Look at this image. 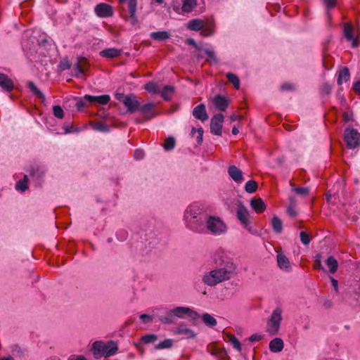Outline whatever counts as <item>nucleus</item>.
I'll return each mask as SVG.
<instances>
[{"label": "nucleus", "mask_w": 360, "mask_h": 360, "mask_svg": "<svg viewBox=\"0 0 360 360\" xmlns=\"http://www.w3.org/2000/svg\"><path fill=\"white\" fill-rule=\"evenodd\" d=\"M53 115L56 117L62 119L64 115L63 108L60 105H54L53 108Z\"/></svg>", "instance_id": "obj_46"}, {"label": "nucleus", "mask_w": 360, "mask_h": 360, "mask_svg": "<svg viewBox=\"0 0 360 360\" xmlns=\"http://www.w3.org/2000/svg\"><path fill=\"white\" fill-rule=\"evenodd\" d=\"M115 97L123 103L129 112L134 113L139 109L140 102L137 100L135 95L132 94L128 95L117 94Z\"/></svg>", "instance_id": "obj_7"}, {"label": "nucleus", "mask_w": 360, "mask_h": 360, "mask_svg": "<svg viewBox=\"0 0 360 360\" xmlns=\"http://www.w3.org/2000/svg\"><path fill=\"white\" fill-rule=\"evenodd\" d=\"M271 226L273 230L276 233H281L283 230V223L281 220L276 216H274L271 219Z\"/></svg>", "instance_id": "obj_29"}, {"label": "nucleus", "mask_w": 360, "mask_h": 360, "mask_svg": "<svg viewBox=\"0 0 360 360\" xmlns=\"http://www.w3.org/2000/svg\"><path fill=\"white\" fill-rule=\"evenodd\" d=\"M134 158L139 160H141L143 158L144 155H145V153H144V151L141 149H136L135 151H134Z\"/></svg>", "instance_id": "obj_51"}, {"label": "nucleus", "mask_w": 360, "mask_h": 360, "mask_svg": "<svg viewBox=\"0 0 360 360\" xmlns=\"http://www.w3.org/2000/svg\"><path fill=\"white\" fill-rule=\"evenodd\" d=\"M192 114L195 118L200 120L201 122H205L208 119L206 108L203 103H200L195 107L193 110Z\"/></svg>", "instance_id": "obj_14"}, {"label": "nucleus", "mask_w": 360, "mask_h": 360, "mask_svg": "<svg viewBox=\"0 0 360 360\" xmlns=\"http://www.w3.org/2000/svg\"><path fill=\"white\" fill-rule=\"evenodd\" d=\"M86 102H88V101L84 99V96L82 99L77 101V102L76 103L77 108L78 110L82 109L83 108H84L86 106Z\"/></svg>", "instance_id": "obj_52"}, {"label": "nucleus", "mask_w": 360, "mask_h": 360, "mask_svg": "<svg viewBox=\"0 0 360 360\" xmlns=\"http://www.w3.org/2000/svg\"><path fill=\"white\" fill-rule=\"evenodd\" d=\"M204 26V21L199 18L193 19L187 24V28L192 31H201Z\"/></svg>", "instance_id": "obj_23"}, {"label": "nucleus", "mask_w": 360, "mask_h": 360, "mask_svg": "<svg viewBox=\"0 0 360 360\" xmlns=\"http://www.w3.org/2000/svg\"><path fill=\"white\" fill-rule=\"evenodd\" d=\"M145 89L150 94H159L160 89L154 82H148L145 86Z\"/></svg>", "instance_id": "obj_38"}, {"label": "nucleus", "mask_w": 360, "mask_h": 360, "mask_svg": "<svg viewBox=\"0 0 360 360\" xmlns=\"http://www.w3.org/2000/svg\"><path fill=\"white\" fill-rule=\"evenodd\" d=\"M353 89L356 93L360 94V81L356 82L353 84Z\"/></svg>", "instance_id": "obj_62"}, {"label": "nucleus", "mask_w": 360, "mask_h": 360, "mask_svg": "<svg viewBox=\"0 0 360 360\" xmlns=\"http://www.w3.org/2000/svg\"><path fill=\"white\" fill-rule=\"evenodd\" d=\"M27 176L25 175L22 180H20L17 182L15 185V188L18 191H20L22 192L25 191L27 188Z\"/></svg>", "instance_id": "obj_39"}, {"label": "nucleus", "mask_w": 360, "mask_h": 360, "mask_svg": "<svg viewBox=\"0 0 360 360\" xmlns=\"http://www.w3.org/2000/svg\"><path fill=\"white\" fill-rule=\"evenodd\" d=\"M118 349V345L115 341L104 342L98 340L93 343L91 350L94 358L98 359L101 357L108 358L116 354Z\"/></svg>", "instance_id": "obj_4"}, {"label": "nucleus", "mask_w": 360, "mask_h": 360, "mask_svg": "<svg viewBox=\"0 0 360 360\" xmlns=\"http://www.w3.org/2000/svg\"><path fill=\"white\" fill-rule=\"evenodd\" d=\"M214 33V28L210 27V26H208V27H206L205 28H202V30H201V33L200 34L203 37H209V36H211L212 34H213Z\"/></svg>", "instance_id": "obj_47"}, {"label": "nucleus", "mask_w": 360, "mask_h": 360, "mask_svg": "<svg viewBox=\"0 0 360 360\" xmlns=\"http://www.w3.org/2000/svg\"><path fill=\"white\" fill-rule=\"evenodd\" d=\"M197 0H184L181 6V12L190 13L197 6Z\"/></svg>", "instance_id": "obj_24"}, {"label": "nucleus", "mask_w": 360, "mask_h": 360, "mask_svg": "<svg viewBox=\"0 0 360 360\" xmlns=\"http://www.w3.org/2000/svg\"><path fill=\"white\" fill-rule=\"evenodd\" d=\"M331 86L328 84H324L322 86L321 91L323 94H329L331 91Z\"/></svg>", "instance_id": "obj_53"}, {"label": "nucleus", "mask_w": 360, "mask_h": 360, "mask_svg": "<svg viewBox=\"0 0 360 360\" xmlns=\"http://www.w3.org/2000/svg\"><path fill=\"white\" fill-rule=\"evenodd\" d=\"M205 224V232L208 231L214 236L224 234L227 231V226L219 217L207 214Z\"/></svg>", "instance_id": "obj_6"}, {"label": "nucleus", "mask_w": 360, "mask_h": 360, "mask_svg": "<svg viewBox=\"0 0 360 360\" xmlns=\"http://www.w3.org/2000/svg\"><path fill=\"white\" fill-rule=\"evenodd\" d=\"M236 217L240 221L243 228L252 233L250 225V212L241 200H238Z\"/></svg>", "instance_id": "obj_8"}, {"label": "nucleus", "mask_w": 360, "mask_h": 360, "mask_svg": "<svg viewBox=\"0 0 360 360\" xmlns=\"http://www.w3.org/2000/svg\"><path fill=\"white\" fill-rule=\"evenodd\" d=\"M345 140L349 148H355L360 145V134L356 129H346L345 131Z\"/></svg>", "instance_id": "obj_9"}, {"label": "nucleus", "mask_w": 360, "mask_h": 360, "mask_svg": "<svg viewBox=\"0 0 360 360\" xmlns=\"http://www.w3.org/2000/svg\"><path fill=\"white\" fill-rule=\"evenodd\" d=\"M283 309L280 307H276L271 316L267 319L266 331L269 335H276L280 330L281 321L283 320Z\"/></svg>", "instance_id": "obj_5"}, {"label": "nucleus", "mask_w": 360, "mask_h": 360, "mask_svg": "<svg viewBox=\"0 0 360 360\" xmlns=\"http://www.w3.org/2000/svg\"><path fill=\"white\" fill-rule=\"evenodd\" d=\"M262 336L259 334L255 333L252 334L249 340L252 342L259 341L262 339Z\"/></svg>", "instance_id": "obj_55"}, {"label": "nucleus", "mask_w": 360, "mask_h": 360, "mask_svg": "<svg viewBox=\"0 0 360 360\" xmlns=\"http://www.w3.org/2000/svg\"><path fill=\"white\" fill-rule=\"evenodd\" d=\"M201 319L203 323L208 327H214L217 324L216 319L210 314H203Z\"/></svg>", "instance_id": "obj_27"}, {"label": "nucleus", "mask_w": 360, "mask_h": 360, "mask_svg": "<svg viewBox=\"0 0 360 360\" xmlns=\"http://www.w3.org/2000/svg\"><path fill=\"white\" fill-rule=\"evenodd\" d=\"M122 50L115 48H108L100 52V56L105 58H113L121 56Z\"/></svg>", "instance_id": "obj_21"}, {"label": "nucleus", "mask_w": 360, "mask_h": 360, "mask_svg": "<svg viewBox=\"0 0 360 360\" xmlns=\"http://www.w3.org/2000/svg\"><path fill=\"white\" fill-rule=\"evenodd\" d=\"M214 262L217 267L205 272L202 278L203 283L210 287L230 280L236 269L233 259L223 251H218L214 255Z\"/></svg>", "instance_id": "obj_1"}, {"label": "nucleus", "mask_w": 360, "mask_h": 360, "mask_svg": "<svg viewBox=\"0 0 360 360\" xmlns=\"http://www.w3.org/2000/svg\"><path fill=\"white\" fill-rule=\"evenodd\" d=\"M153 108L154 104L152 103H148L142 106L140 105L138 110L145 116L146 120H148L153 118L155 115Z\"/></svg>", "instance_id": "obj_17"}, {"label": "nucleus", "mask_w": 360, "mask_h": 360, "mask_svg": "<svg viewBox=\"0 0 360 360\" xmlns=\"http://www.w3.org/2000/svg\"><path fill=\"white\" fill-rule=\"evenodd\" d=\"M229 341L232 345L233 347L238 352H241L242 347L239 340L233 335H228Z\"/></svg>", "instance_id": "obj_37"}, {"label": "nucleus", "mask_w": 360, "mask_h": 360, "mask_svg": "<svg viewBox=\"0 0 360 360\" xmlns=\"http://www.w3.org/2000/svg\"><path fill=\"white\" fill-rule=\"evenodd\" d=\"M164 148L166 150H171L175 146V139L173 137L167 138L164 143Z\"/></svg>", "instance_id": "obj_43"}, {"label": "nucleus", "mask_w": 360, "mask_h": 360, "mask_svg": "<svg viewBox=\"0 0 360 360\" xmlns=\"http://www.w3.org/2000/svg\"><path fill=\"white\" fill-rule=\"evenodd\" d=\"M94 129L102 131V132H106L108 131V127L103 124V122H95L92 125Z\"/></svg>", "instance_id": "obj_44"}, {"label": "nucleus", "mask_w": 360, "mask_h": 360, "mask_svg": "<svg viewBox=\"0 0 360 360\" xmlns=\"http://www.w3.org/2000/svg\"><path fill=\"white\" fill-rule=\"evenodd\" d=\"M326 6L328 9L332 8L335 6L336 0H324Z\"/></svg>", "instance_id": "obj_56"}, {"label": "nucleus", "mask_w": 360, "mask_h": 360, "mask_svg": "<svg viewBox=\"0 0 360 360\" xmlns=\"http://www.w3.org/2000/svg\"><path fill=\"white\" fill-rule=\"evenodd\" d=\"M300 236V240L304 245H308L310 243V237L306 232L301 231Z\"/></svg>", "instance_id": "obj_48"}, {"label": "nucleus", "mask_w": 360, "mask_h": 360, "mask_svg": "<svg viewBox=\"0 0 360 360\" xmlns=\"http://www.w3.org/2000/svg\"><path fill=\"white\" fill-rule=\"evenodd\" d=\"M287 212L291 217H295L297 215L296 212L295 211V210L292 207H289L287 209Z\"/></svg>", "instance_id": "obj_63"}, {"label": "nucleus", "mask_w": 360, "mask_h": 360, "mask_svg": "<svg viewBox=\"0 0 360 360\" xmlns=\"http://www.w3.org/2000/svg\"><path fill=\"white\" fill-rule=\"evenodd\" d=\"M84 99L91 103H96L101 105H105L110 101V97L108 95H102L98 96L85 95Z\"/></svg>", "instance_id": "obj_18"}, {"label": "nucleus", "mask_w": 360, "mask_h": 360, "mask_svg": "<svg viewBox=\"0 0 360 360\" xmlns=\"http://www.w3.org/2000/svg\"><path fill=\"white\" fill-rule=\"evenodd\" d=\"M284 347L283 341L281 338H276L270 341L269 347L271 352L276 353L283 350Z\"/></svg>", "instance_id": "obj_22"}, {"label": "nucleus", "mask_w": 360, "mask_h": 360, "mask_svg": "<svg viewBox=\"0 0 360 360\" xmlns=\"http://www.w3.org/2000/svg\"><path fill=\"white\" fill-rule=\"evenodd\" d=\"M176 335H181L184 338L190 339L194 338L196 333L191 328H188L186 324L181 323L174 330Z\"/></svg>", "instance_id": "obj_13"}, {"label": "nucleus", "mask_w": 360, "mask_h": 360, "mask_svg": "<svg viewBox=\"0 0 360 360\" xmlns=\"http://www.w3.org/2000/svg\"><path fill=\"white\" fill-rule=\"evenodd\" d=\"M224 122V115L221 113L214 115L210 121V131L216 136H221Z\"/></svg>", "instance_id": "obj_10"}, {"label": "nucleus", "mask_w": 360, "mask_h": 360, "mask_svg": "<svg viewBox=\"0 0 360 360\" xmlns=\"http://www.w3.org/2000/svg\"><path fill=\"white\" fill-rule=\"evenodd\" d=\"M86 68L83 64H81L79 61H77L72 67V71L77 77H81L84 75Z\"/></svg>", "instance_id": "obj_31"}, {"label": "nucleus", "mask_w": 360, "mask_h": 360, "mask_svg": "<svg viewBox=\"0 0 360 360\" xmlns=\"http://www.w3.org/2000/svg\"><path fill=\"white\" fill-rule=\"evenodd\" d=\"M127 233L125 231H121L117 233V238L120 240H124L127 238Z\"/></svg>", "instance_id": "obj_58"}, {"label": "nucleus", "mask_w": 360, "mask_h": 360, "mask_svg": "<svg viewBox=\"0 0 360 360\" xmlns=\"http://www.w3.org/2000/svg\"><path fill=\"white\" fill-rule=\"evenodd\" d=\"M95 13L100 18H108L112 15V8L105 3H101L95 7Z\"/></svg>", "instance_id": "obj_11"}, {"label": "nucleus", "mask_w": 360, "mask_h": 360, "mask_svg": "<svg viewBox=\"0 0 360 360\" xmlns=\"http://www.w3.org/2000/svg\"><path fill=\"white\" fill-rule=\"evenodd\" d=\"M293 191L296 193L302 195H306L309 193V188H303V187L294 188Z\"/></svg>", "instance_id": "obj_49"}, {"label": "nucleus", "mask_w": 360, "mask_h": 360, "mask_svg": "<svg viewBox=\"0 0 360 360\" xmlns=\"http://www.w3.org/2000/svg\"><path fill=\"white\" fill-rule=\"evenodd\" d=\"M257 189V183L254 180L248 181L245 186V190L248 193H253Z\"/></svg>", "instance_id": "obj_35"}, {"label": "nucleus", "mask_w": 360, "mask_h": 360, "mask_svg": "<svg viewBox=\"0 0 360 360\" xmlns=\"http://www.w3.org/2000/svg\"><path fill=\"white\" fill-rule=\"evenodd\" d=\"M128 6L130 17L134 18L136 11V0H129Z\"/></svg>", "instance_id": "obj_42"}, {"label": "nucleus", "mask_w": 360, "mask_h": 360, "mask_svg": "<svg viewBox=\"0 0 360 360\" xmlns=\"http://www.w3.org/2000/svg\"><path fill=\"white\" fill-rule=\"evenodd\" d=\"M276 261L278 266L283 271H290L291 266L288 258L281 250L277 251Z\"/></svg>", "instance_id": "obj_12"}, {"label": "nucleus", "mask_w": 360, "mask_h": 360, "mask_svg": "<svg viewBox=\"0 0 360 360\" xmlns=\"http://www.w3.org/2000/svg\"><path fill=\"white\" fill-rule=\"evenodd\" d=\"M0 86L5 91H11L14 87V84L6 75L0 73Z\"/></svg>", "instance_id": "obj_19"}, {"label": "nucleus", "mask_w": 360, "mask_h": 360, "mask_svg": "<svg viewBox=\"0 0 360 360\" xmlns=\"http://www.w3.org/2000/svg\"><path fill=\"white\" fill-rule=\"evenodd\" d=\"M349 79V69L346 67L343 68L339 72L338 78V84L341 85L343 82H347Z\"/></svg>", "instance_id": "obj_30"}, {"label": "nucleus", "mask_w": 360, "mask_h": 360, "mask_svg": "<svg viewBox=\"0 0 360 360\" xmlns=\"http://www.w3.org/2000/svg\"><path fill=\"white\" fill-rule=\"evenodd\" d=\"M330 281H331L332 285H333L334 290L336 292H338V281L336 279H335L333 277H330Z\"/></svg>", "instance_id": "obj_60"}, {"label": "nucleus", "mask_w": 360, "mask_h": 360, "mask_svg": "<svg viewBox=\"0 0 360 360\" xmlns=\"http://www.w3.org/2000/svg\"><path fill=\"white\" fill-rule=\"evenodd\" d=\"M250 205L257 213H262L266 209V205L260 198H252L250 200Z\"/></svg>", "instance_id": "obj_20"}, {"label": "nucleus", "mask_w": 360, "mask_h": 360, "mask_svg": "<svg viewBox=\"0 0 360 360\" xmlns=\"http://www.w3.org/2000/svg\"><path fill=\"white\" fill-rule=\"evenodd\" d=\"M226 77H227L228 80L231 84H233V85L234 86V87L236 89H238L240 88V80H239L238 77H237V75H236L235 74H233L231 72H229L226 74Z\"/></svg>", "instance_id": "obj_36"}, {"label": "nucleus", "mask_w": 360, "mask_h": 360, "mask_svg": "<svg viewBox=\"0 0 360 360\" xmlns=\"http://www.w3.org/2000/svg\"><path fill=\"white\" fill-rule=\"evenodd\" d=\"M292 89L293 86L290 84H284L281 86L282 91L292 90Z\"/></svg>", "instance_id": "obj_61"}, {"label": "nucleus", "mask_w": 360, "mask_h": 360, "mask_svg": "<svg viewBox=\"0 0 360 360\" xmlns=\"http://www.w3.org/2000/svg\"><path fill=\"white\" fill-rule=\"evenodd\" d=\"M203 129L202 128H199L196 129L195 127H193L191 129V135L194 136L195 133H198L197 136V143L200 145L202 143V136H203Z\"/></svg>", "instance_id": "obj_41"}, {"label": "nucleus", "mask_w": 360, "mask_h": 360, "mask_svg": "<svg viewBox=\"0 0 360 360\" xmlns=\"http://www.w3.org/2000/svg\"><path fill=\"white\" fill-rule=\"evenodd\" d=\"M71 68V65L69 61H64L60 64V68L63 70L70 69Z\"/></svg>", "instance_id": "obj_59"}, {"label": "nucleus", "mask_w": 360, "mask_h": 360, "mask_svg": "<svg viewBox=\"0 0 360 360\" xmlns=\"http://www.w3.org/2000/svg\"><path fill=\"white\" fill-rule=\"evenodd\" d=\"M186 43L188 44L193 46L196 49H198L197 44L195 43V40L193 39H191V38L188 39L186 40Z\"/></svg>", "instance_id": "obj_64"}, {"label": "nucleus", "mask_w": 360, "mask_h": 360, "mask_svg": "<svg viewBox=\"0 0 360 360\" xmlns=\"http://www.w3.org/2000/svg\"><path fill=\"white\" fill-rule=\"evenodd\" d=\"M45 170L43 167L36 166L32 167L30 170V174L32 177H34L36 179L41 178L44 174Z\"/></svg>", "instance_id": "obj_34"}, {"label": "nucleus", "mask_w": 360, "mask_h": 360, "mask_svg": "<svg viewBox=\"0 0 360 360\" xmlns=\"http://www.w3.org/2000/svg\"><path fill=\"white\" fill-rule=\"evenodd\" d=\"M139 318L143 321H152L153 319V316L148 315V314H146L140 315Z\"/></svg>", "instance_id": "obj_57"}, {"label": "nucleus", "mask_w": 360, "mask_h": 360, "mask_svg": "<svg viewBox=\"0 0 360 360\" xmlns=\"http://www.w3.org/2000/svg\"><path fill=\"white\" fill-rule=\"evenodd\" d=\"M27 87L30 90V91L38 98L44 100L45 96L43 93L35 86L34 82L30 81L27 82Z\"/></svg>", "instance_id": "obj_32"}, {"label": "nucleus", "mask_w": 360, "mask_h": 360, "mask_svg": "<svg viewBox=\"0 0 360 360\" xmlns=\"http://www.w3.org/2000/svg\"><path fill=\"white\" fill-rule=\"evenodd\" d=\"M212 103L220 111H224L229 105V101L224 96L217 95L214 97Z\"/></svg>", "instance_id": "obj_16"}, {"label": "nucleus", "mask_w": 360, "mask_h": 360, "mask_svg": "<svg viewBox=\"0 0 360 360\" xmlns=\"http://www.w3.org/2000/svg\"><path fill=\"white\" fill-rule=\"evenodd\" d=\"M157 339L158 337L153 334L146 335L141 338V340L146 344L153 343L157 340Z\"/></svg>", "instance_id": "obj_45"}, {"label": "nucleus", "mask_w": 360, "mask_h": 360, "mask_svg": "<svg viewBox=\"0 0 360 360\" xmlns=\"http://www.w3.org/2000/svg\"><path fill=\"white\" fill-rule=\"evenodd\" d=\"M229 176L237 184H241L243 181V175L240 169L235 165H231L228 168Z\"/></svg>", "instance_id": "obj_15"}, {"label": "nucleus", "mask_w": 360, "mask_h": 360, "mask_svg": "<svg viewBox=\"0 0 360 360\" xmlns=\"http://www.w3.org/2000/svg\"><path fill=\"white\" fill-rule=\"evenodd\" d=\"M172 345V340L171 339H165L163 341L160 342L155 346V349H168L170 348Z\"/></svg>", "instance_id": "obj_40"}, {"label": "nucleus", "mask_w": 360, "mask_h": 360, "mask_svg": "<svg viewBox=\"0 0 360 360\" xmlns=\"http://www.w3.org/2000/svg\"><path fill=\"white\" fill-rule=\"evenodd\" d=\"M326 264L329 269L330 274H335L338 268V262L333 256H330L326 261Z\"/></svg>", "instance_id": "obj_26"}, {"label": "nucleus", "mask_w": 360, "mask_h": 360, "mask_svg": "<svg viewBox=\"0 0 360 360\" xmlns=\"http://www.w3.org/2000/svg\"><path fill=\"white\" fill-rule=\"evenodd\" d=\"M207 214L205 207L198 203L190 205L184 211V221L188 229L196 233H205Z\"/></svg>", "instance_id": "obj_2"}, {"label": "nucleus", "mask_w": 360, "mask_h": 360, "mask_svg": "<svg viewBox=\"0 0 360 360\" xmlns=\"http://www.w3.org/2000/svg\"><path fill=\"white\" fill-rule=\"evenodd\" d=\"M344 34H345V38L348 41H350L352 42V46H356V40L354 37L352 27L350 26L345 27L344 29Z\"/></svg>", "instance_id": "obj_33"}, {"label": "nucleus", "mask_w": 360, "mask_h": 360, "mask_svg": "<svg viewBox=\"0 0 360 360\" xmlns=\"http://www.w3.org/2000/svg\"><path fill=\"white\" fill-rule=\"evenodd\" d=\"M205 53L207 55V56L212 60V61L215 63H217V58L215 56V53L213 51L209 49H205Z\"/></svg>", "instance_id": "obj_50"}, {"label": "nucleus", "mask_w": 360, "mask_h": 360, "mask_svg": "<svg viewBox=\"0 0 360 360\" xmlns=\"http://www.w3.org/2000/svg\"><path fill=\"white\" fill-rule=\"evenodd\" d=\"M151 39L162 41L170 38V34L167 31H158L150 33Z\"/></svg>", "instance_id": "obj_25"}, {"label": "nucleus", "mask_w": 360, "mask_h": 360, "mask_svg": "<svg viewBox=\"0 0 360 360\" xmlns=\"http://www.w3.org/2000/svg\"><path fill=\"white\" fill-rule=\"evenodd\" d=\"M174 93V87L172 86L167 85L164 86L162 90H160L159 94L165 100H169Z\"/></svg>", "instance_id": "obj_28"}, {"label": "nucleus", "mask_w": 360, "mask_h": 360, "mask_svg": "<svg viewBox=\"0 0 360 360\" xmlns=\"http://www.w3.org/2000/svg\"><path fill=\"white\" fill-rule=\"evenodd\" d=\"M154 312V315L161 323L167 325L174 323L176 318L184 319L187 316L192 319H196L199 317L196 311L187 307H176L172 309L157 308Z\"/></svg>", "instance_id": "obj_3"}, {"label": "nucleus", "mask_w": 360, "mask_h": 360, "mask_svg": "<svg viewBox=\"0 0 360 360\" xmlns=\"http://www.w3.org/2000/svg\"><path fill=\"white\" fill-rule=\"evenodd\" d=\"M318 257L319 258L316 260V262L314 263V267L316 269H319V270H321L323 271H325V269L323 268V266L321 264V260H320V257L319 256Z\"/></svg>", "instance_id": "obj_54"}]
</instances>
